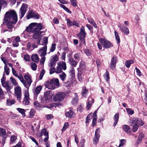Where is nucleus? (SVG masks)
<instances>
[{"label":"nucleus","mask_w":147,"mask_h":147,"mask_svg":"<svg viewBox=\"0 0 147 147\" xmlns=\"http://www.w3.org/2000/svg\"><path fill=\"white\" fill-rule=\"evenodd\" d=\"M60 6L61 7H62L63 9L65 10L67 12H68L69 13H71V11L64 5H62V4H61V5H60Z\"/></svg>","instance_id":"obj_49"},{"label":"nucleus","mask_w":147,"mask_h":147,"mask_svg":"<svg viewBox=\"0 0 147 147\" xmlns=\"http://www.w3.org/2000/svg\"><path fill=\"white\" fill-rule=\"evenodd\" d=\"M17 139V136L15 135H12L10 138V144H11L14 142Z\"/></svg>","instance_id":"obj_45"},{"label":"nucleus","mask_w":147,"mask_h":147,"mask_svg":"<svg viewBox=\"0 0 147 147\" xmlns=\"http://www.w3.org/2000/svg\"><path fill=\"white\" fill-rule=\"evenodd\" d=\"M30 99H25L24 98L23 103L25 105H28L29 104Z\"/></svg>","instance_id":"obj_61"},{"label":"nucleus","mask_w":147,"mask_h":147,"mask_svg":"<svg viewBox=\"0 0 147 147\" xmlns=\"http://www.w3.org/2000/svg\"><path fill=\"white\" fill-rule=\"evenodd\" d=\"M69 124L67 123H66L64 124V125L62 129V131H65L69 126Z\"/></svg>","instance_id":"obj_63"},{"label":"nucleus","mask_w":147,"mask_h":147,"mask_svg":"<svg viewBox=\"0 0 147 147\" xmlns=\"http://www.w3.org/2000/svg\"><path fill=\"white\" fill-rule=\"evenodd\" d=\"M86 33L85 31L84 27L82 26L80 28V32L78 33L77 36L82 43L85 45L84 38H85Z\"/></svg>","instance_id":"obj_3"},{"label":"nucleus","mask_w":147,"mask_h":147,"mask_svg":"<svg viewBox=\"0 0 147 147\" xmlns=\"http://www.w3.org/2000/svg\"><path fill=\"white\" fill-rule=\"evenodd\" d=\"M104 77L107 82H108L109 80V74L107 71H106V72L104 75Z\"/></svg>","instance_id":"obj_41"},{"label":"nucleus","mask_w":147,"mask_h":147,"mask_svg":"<svg viewBox=\"0 0 147 147\" xmlns=\"http://www.w3.org/2000/svg\"><path fill=\"white\" fill-rule=\"evenodd\" d=\"M100 130L99 128H97L96 129L95 132V136L93 139V143L95 145L97 144L99 141L100 135L99 134Z\"/></svg>","instance_id":"obj_8"},{"label":"nucleus","mask_w":147,"mask_h":147,"mask_svg":"<svg viewBox=\"0 0 147 147\" xmlns=\"http://www.w3.org/2000/svg\"><path fill=\"white\" fill-rule=\"evenodd\" d=\"M114 33L116 39L117 41V43H119L120 42V40L118 33L116 31H115Z\"/></svg>","instance_id":"obj_55"},{"label":"nucleus","mask_w":147,"mask_h":147,"mask_svg":"<svg viewBox=\"0 0 147 147\" xmlns=\"http://www.w3.org/2000/svg\"><path fill=\"white\" fill-rule=\"evenodd\" d=\"M24 99H30L29 94L28 91L25 90L24 91Z\"/></svg>","instance_id":"obj_48"},{"label":"nucleus","mask_w":147,"mask_h":147,"mask_svg":"<svg viewBox=\"0 0 147 147\" xmlns=\"http://www.w3.org/2000/svg\"><path fill=\"white\" fill-rule=\"evenodd\" d=\"M65 115L68 118H71L74 117L75 113L73 111L72 108H70L69 111L66 112L65 113Z\"/></svg>","instance_id":"obj_18"},{"label":"nucleus","mask_w":147,"mask_h":147,"mask_svg":"<svg viewBox=\"0 0 147 147\" xmlns=\"http://www.w3.org/2000/svg\"><path fill=\"white\" fill-rule=\"evenodd\" d=\"M53 94L50 91H47L44 94V97L45 98V100L46 102L49 101L52 98Z\"/></svg>","instance_id":"obj_13"},{"label":"nucleus","mask_w":147,"mask_h":147,"mask_svg":"<svg viewBox=\"0 0 147 147\" xmlns=\"http://www.w3.org/2000/svg\"><path fill=\"white\" fill-rule=\"evenodd\" d=\"M42 27L41 24L33 23L30 24L28 27H27L26 30L28 32H32L35 33L33 37L35 39L39 38L40 35L41 34L40 30L42 29Z\"/></svg>","instance_id":"obj_2"},{"label":"nucleus","mask_w":147,"mask_h":147,"mask_svg":"<svg viewBox=\"0 0 147 147\" xmlns=\"http://www.w3.org/2000/svg\"><path fill=\"white\" fill-rule=\"evenodd\" d=\"M119 118V113H116L114 116V122L113 124V125L115 126L117 124Z\"/></svg>","instance_id":"obj_30"},{"label":"nucleus","mask_w":147,"mask_h":147,"mask_svg":"<svg viewBox=\"0 0 147 147\" xmlns=\"http://www.w3.org/2000/svg\"><path fill=\"white\" fill-rule=\"evenodd\" d=\"M70 64L72 66L74 67H75L77 65L78 63L75 61L73 59H70Z\"/></svg>","instance_id":"obj_54"},{"label":"nucleus","mask_w":147,"mask_h":147,"mask_svg":"<svg viewBox=\"0 0 147 147\" xmlns=\"http://www.w3.org/2000/svg\"><path fill=\"white\" fill-rule=\"evenodd\" d=\"M34 105L36 109H38L40 107V105L39 103L37 101H35L34 102Z\"/></svg>","instance_id":"obj_56"},{"label":"nucleus","mask_w":147,"mask_h":147,"mask_svg":"<svg viewBox=\"0 0 147 147\" xmlns=\"http://www.w3.org/2000/svg\"><path fill=\"white\" fill-rule=\"evenodd\" d=\"M6 135V131L4 129L0 128V136H3Z\"/></svg>","instance_id":"obj_44"},{"label":"nucleus","mask_w":147,"mask_h":147,"mask_svg":"<svg viewBox=\"0 0 147 147\" xmlns=\"http://www.w3.org/2000/svg\"><path fill=\"white\" fill-rule=\"evenodd\" d=\"M126 109L129 114L132 115L134 113V111L130 108H126Z\"/></svg>","instance_id":"obj_57"},{"label":"nucleus","mask_w":147,"mask_h":147,"mask_svg":"<svg viewBox=\"0 0 147 147\" xmlns=\"http://www.w3.org/2000/svg\"><path fill=\"white\" fill-rule=\"evenodd\" d=\"M17 109L20 113L22 114L23 117L25 116V112L26 111L24 109L20 108H18Z\"/></svg>","instance_id":"obj_38"},{"label":"nucleus","mask_w":147,"mask_h":147,"mask_svg":"<svg viewBox=\"0 0 147 147\" xmlns=\"http://www.w3.org/2000/svg\"><path fill=\"white\" fill-rule=\"evenodd\" d=\"M14 96L19 101H20L22 96L21 89L20 86H17L14 88Z\"/></svg>","instance_id":"obj_4"},{"label":"nucleus","mask_w":147,"mask_h":147,"mask_svg":"<svg viewBox=\"0 0 147 147\" xmlns=\"http://www.w3.org/2000/svg\"><path fill=\"white\" fill-rule=\"evenodd\" d=\"M132 123L136 125L139 126V125H143L144 123L141 119L138 118H134L132 120Z\"/></svg>","instance_id":"obj_14"},{"label":"nucleus","mask_w":147,"mask_h":147,"mask_svg":"<svg viewBox=\"0 0 147 147\" xmlns=\"http://www.w3.org/2000/svg\"><path fill=\"white\" fill-rule=\"evenodd\" d=\"M131 125L133 127L132 129L133 131L134 132H136L137 130L138 126L132 123Z\"/></svg>","instance_id":"obj_53"},{"label":"nucleus","mask_w":147,"mask_h":147,"mask_svg":"<svg viewBox=\"0 0 147 147\" xmlns=\"http://www.w3.org/2000/svg\"><path fill=\"white\" fill-rule=\"evenodd\" d=\"M85 70H79L78 69V78L80 81H82L85 78Z\"/></svg>","instance_id":"obj_10"},{"label":"nucleus","mask_w":147,"mask_h":147,"mask_svg":"<svg viewBox=\"0 0 147 147\" xmlns=\"http://www.w3.org/2000/svg\"><path fill=\"white\" fill-rule=\"evenodd\" d=\"M45 85V87L49 89L53 90L55 88V87L51 80L49 81L46 82Z\"/></svg>","instance_id":"obj_12"},{"label":"nucleus","mask_w":147,"mask_h":147,"mask_svg":"<svg viewBox=\"0 0 147 147\" xmlns=\"http://www.w3.org/2000/svg\"><path fill=\"white\" fill-rule=\"evenodd\" d=\"M87 20L89 22L92 24L94 28H97V26L93 19L91 18H87Z\"/></svg>","instance_id":"obj_32"},{"label":"nucleus","mask_w":147,"mask_h":147,"mask_svg":"<svg viewBox=\"0 0 147 147\" xmlns=\"http://www.w3.org/2000/svg\"><path fill=\"white\" fill-rule=\"evenodd\" d=\"M10 79L13 85L16 86L18 85V83L14 78L11 77Z\"/></svg>","instance_id":"obj_51"},{"label":"nucleus","mask_w":147,"mask_h":147,"mask_svg":"<svg viewBox=\"0 0 147 147\" xmlns=\"http://www.w3.org/2000/svg\"><path fill=\"white\" fill-rule=\"evenodd\" d=\"M85 62L82 61L79 67L78 68V69H79V70H85Z\"/></svg>","instance_id":"obj_27"},{"label":"nucleus","mask_w":147,"mask_h":147,"mask_svg":"<svg viewBox=\"0 0 147 147\" xmlns=\"http://www.w3.org/2000/svg\"><path fill=\"white\" fill-rule=\"evenodd\" d=\"M47 46L41 48L39 50L38 53L41 57L45 56L47 54Z\"/></svg>","instance_id":"obj_11"},{"label":"nucleus","mask_w":147,"mask_h":147,"mask_svg":"<svg viewBox=\"0 0 147 147\" xmlns=\"http://www.w3.org/2000/svg\"><path fill=\"white\" fill-rule=\"evenodd\" d=\"M56 69L53 67H51L50 69V74H52L54 73H56Z\"/></svg>","instance_id":"obj_64"},{"label":"nucleus","mask_w":147,"mask_h":147,"mask_svg":"<svg viewBox=\"0 0 147 147\" xmlns=\"http://www.w3.org/2000/svg\"><path fill=\"white\" fill-rule=\"evenodd\" d=\"M48 42V38L46 37H44L41 40L40 44L44 45L45 46H46Z\"/></svg>","instance_id":"obj_31"},{"label":"nucleus","mask_w":147,"mask_h":147,"mask_svg":"<svg viewBox=\"0 0 147 147\" xmlns=\"http://www.w3.org/2000/svg\"><path fill=\"white\" fill-rule=\"evenodd\" d=\"M5 98L4 94L2 89L0 88V101Z\"/></svg>","instance_id":"obj_43"},{"label":"nucleus","mask_w":147,"mask_h":147,"mask_svg":"<svg viewBox=\"0 0 147 147\" xmlns=\"http://www.w3.org/2000/svg\"><path fill=\"white\" fill-rule=\"evenodd\" d=\"M12 39L15 40L13 42V45L14 47H17L19 45L18 42L20 41V38L19 36H17L16 37H12Z\"/></svg>","instance_id":"obj_15"},{"label":"nucleus","mask_w":147,"mask_h":147,"mask_svg":"<svg viewBox=\"0 0 147 147\" xmlns=\"http://www.w3.org/2000/svg\"><path fill=\"white\" fill-rule=\"evenodd\" d=\"M30 66L33 70L35 71L36 69L37 65L35 63L33 62H31Z\"/></svg>","instance_id":"obj_36"},{"label":"nucleus","mask_w":147,"mask_h":147,"mask_svg":"<svg viewBox=\"0 0 147 147\" xmlns=\"http://www.w3.org/2000/svg\"><path fill=\"white\" fill-rule=\"evenodd\" d=\"M99 42L101 45L105 48H109L113 46L111 43L107 39L103 38H99Z\"/></svg>","instance_id":"obj_7"},{"label":"nucleus","mask_w":147,"mask_h":147,"mask_svg":"<svg viewBox=\"0 0 147 147\" xmlns=\"http://www.w3.org/2000/svg\"><path fill=\"white\" fill-rule=\"evenodd\" d=\"M76 1V0H70V2L71 4L74 7H78Z\"/></svg>","instance_id":"obj_59"},{"label":"nucleus","mask_w":147,"mask_h":147,"mask_svg":"<svg viewBox=\"0 0 147 147\" xmlns=\"http://www.w3.org/2000/svg\"><path fill=\"white\" fill-rule=\"evenodd\" d=\"M35 113V111L34 109H32L29 113V117L30 118H32L34 116Z\"/></svg>","instance_id":"obj_42"},{"label":"nucleus","mask_w":147,"mask_h":147,"mask_svg":"<svg viewBox=\"0 0 147 147\" xmlns=\"http://www.w3.org/2000/svg\"><path fill=\"white\" fill-rule=\"evenodd\" d=\"M117 61V57L116 56H113L111 60L110 63V67L112 69H114L115 67Z\"/></svg>","instance_id":"obj_16"},{"label":"nucleus","mask_w":147,"mask_h":147,"mask_svg":"<svg viewBox=\"0 0 147 147\" xmlns=\"http://www.w3.org/2000/svg\"><path fill=\"white\" fill-rule=\"evenodd\" d=\"M12 70L13 75L16 77L18 78L21 82H22L24 83V81L23 80V76L22 75H20L19 76L15 70L13 68H12Z\"/></svg>","instance_id":"obj_20"},{"label":"nucleus","mask_w":147,"mask_h":147,"mask_svg":"<svg viewBox=\"0 0 147 147\" xmlns=\"http://www.w3.org/2000/svg\"><path fill=\"white\" fill-rule=\"evenodd\" d=\"M24 78L27 82V84L26 81L24 80L23 78V80L24 81V83L21 82L24 84V86L26 88H28L32 82V80L30 76L28 75H25L24 76Z\"/></svg>","instance_id":"obj_5"},{"label":"nucleus","mask_w":147,"mask_h":147,"mask_svg":"<svg viewBox=\"0 0 147 147\" xmlns=\"http://www.w3.org/2000/svg\"><path fill=\"white\" fill-rule=\"evenodd\" d=\"M31 59L32 61L36 63H38L39 62V58L38 55L36 54H32L31 56Z\"/></svg>","instance_id":"obj_22"},{"label":"nucleus","mask_w":147,"mask_h":147,"mask_svg":"<svg viewBox=\"0 0 147 147\" xmlns=\"http://www.w3.org/2000/svg\"><path fill=\"white\" fill-rule=\"evenodd\" d=\"M97 113V110H96L94 113L93 115V116L92 119V126H94L96 125V120L97 119V116L96 113Z\"/></svg>","instance_id":"obj_23"},{"label":"nucleus","mask_w":147,"mask_h":147,"mask_svg":"<svg viewBox=\"0 0 147 147\" xmlns=\"http://www.w3.org/2000/svg\"><path fill=\"white\" fill-rule=\"evenodd\" d=\"M34 12L30 11L28 12V15L27 16V18L28 19L32 17H34Z\"/></svg>","instance_id":"obj_52"},{"label":"nucleus","mask_w":147,"mask_h":147,"mask_svg":"<svg viewBox=\"0 0 147 147\" xmlns=\"http://www.w3.org/2000/svg\"><path fill=\"white\" fill-rule=\"evenodd\" d=\"M42 89V87L41 86H39L37 87L34 92V99L36 100L38 95L40 93Z\"/></svg>","instance_id":"obj_17"},{"label":"nucleus","mask_w":147,"mask_h":147,"mask_svg":"<svg viewBox=\"0 0 147 147\" xmlns=\"http://www.w3.org/2000/svg\"><path fill=\"white\" fill-rule=\"evenodd\" d=\"M58 59L57 56V55H55L52 56L51 58V61L56 62L58 61Z\"/></svg>","instance_id":"obj_40"},{"label":"nucleus","mask_w":147,"mask_h":147,"mask_svg":"<svg viewBox=\"0 0 147 147\" xmlns=\"http://www.w3.org/2000/svg\"><path fill=\"white\" fill-rule=\"evenodd\" d=\"M54 85L55 86L58 87L59 85V80L57 78H54L51 80Z\"/></svg>","instance_id":"obj_33"},{"label":"nucleus","mask_w":147,"mask_h":147,"mask_svg":"<svg viewBox=\"0 0 147 147\" xmlns=\"http://www.w3.org/2000/svg\"><path fill=\"white\" fill-rule=\"evenodd\" d=\"M62 69L59 66L57 65L56 69V73L57 74H59L61 72Z\"/></svg>","instance_id":"obj_58"},{"label":"nucleus","mask_w":147,"mask_h":147,"mask_svg":"<svg viewBox=\"0 0 147 147\" xmlns=\"http://www.w3.org/2000/svg\"><path fill=\"white\" fill-rule=\"evenodd\" d=\"M88 90L86 87L84 86L82 88V94L83 96L85 97L87 95Z\"/></svg>","instance_id":"obj_28"},{"label":"nucleus","mask_w":147,"mask_h":147,"mask_svg":"<svg viewBox=\"0 0 147 147\" xmlns=\"http://www.w3.org/2000/svg\"><path fill=\"white\" fill-rule=\"evenodd\" d=\"M70 75H71V77H74L75 76V70L74 68L71 67L70 68L69 71Z\"/></svg>","instance_id":"obj_47"},{"label":"nucleus","mask_w":147,"mask_h":147,"mask_svg":"<svg viewBox=\"0 0 147 147\" xmlns=\"http://www.w3.org/2000/svg\"><path fill=\"white\" fill-rule=\"evenodd\" d=\"M57 65L64 70L66 69L67 67L66 64L65 62L63 61H61L58 62L57 63Z\"/></svg>","instance_id":"obj_21"},{"label":"nucleus","mask_w":147,"mask_h":147,"mask_svg":"<svg viewBox=\"0 0 147 147\" xmlns=\"http://www.w3.org/2000/svg\"><path fill=\"white\" fill-rule=\"evenodd\" d=\"M28 6L25 4H23L20 9V18L22 19L24 16L27 9Z\"/></svg>","instance_id":"obj_9"},{"label":"nucleus","mask_w":147,"mask_h":147,"mask_svg":"<svg viewBox=\"0 0 147 147\" xmlns=\"http://www.w3.org/2000/svg\"><path fill=\"white\" fill-rule=\"evenodd\" d=\"M36 124H34V126H32V129L34 131L36 130L38 131L40 128V125L39 124H38L36 126H35Z\"/></svg>","instance_id":"obj_50"},{"label":"nucleus","mask_w":147,"mask_h":147,"mask_svg":"<svg viewBox=\"0 0 147 147\" xmlns=\"http://www.w3.org/2000/svg\"><path fill=\"white\" fill-rule=\"evenodd\" d=\"M15 102V101L14 100L11 99H7V105L8 106H10L14 104Z\"/></svg>","instance_id":"obj_35"},{"label":"nucleus","mask_w":147,"mask_h":147,"mask_svg":"<svg viewBox=\"0 0 147 147\" xmlns=\"http://www.w3.org/2000/svg\"><path fill=\"white\" fill-rule=\"evenodd\" d=\"M65 96L64 93L62 92L57 93L53 98L55 101L60 102L63 100Z\"/></svg>","instance_id":"obj_6"},{"label":"nucleus","mask_w":147,"mask_h":147,"mask_svg":"<svg viewBox=\"0 0 147 147\" xmlns=\"http://www.w3.org/2000/svg\"><path fill=\"white\" fill-rule=\"evenodd\" d=\"M123 130L127 134L130 133L131 131V129L127 125H124L123 126Z\"/></svg>","instance_id":"obj_29"},{"label":"nucleus","mask_w":147,"mask_h":147,"mask_svg":"<svg viewBox=\"0 0 147 147\" xmlns=\"http://www.w3.org/2000/svg\"><path fill=\"white\" fill-rule=\"evenodd\" d=\"M119 27L122 32H123L125 34L127 35L129 34V30L127 28L123 26H122V27L119 26Z\"/></svg>","instance_id":"obj_26"},{"label":"nucleus","mask_w":147,"mask_h":147,"mask_svg":"<svg viewBox=\"0 0 147 147\" xmlns=\"http://www.w3.org/2000/svg\"><path fill=\"white\" fill-rule=\"evenodd\" d=\"M134 63V61L133 60H127L125 63V64L126 67L129 68L131 64Z\"/></svg>","instance_id":"obj_39"},{"label":"nucleus","mask_w":147,"mask_h":147,"mask_svg":"<svg viewBox=\"0 0 147 147\" xmlns=\"http://www.w3.org/2000/svg\"><path fill=\"white\" fill-rule=\"evenodd\" d=\"M92 118V113L89 114L87 116L86 123V124L88 123L91 121V119Z\"/></svg>","instance_id":"obj_37"},{"label":"nucleus","mask_w":147,"mask_h":147,"mask_svg":"<svg viewBox=\"0 0 147 147\" xmlns=\"http://www.w3.org/2000/svg\"><path fill=\"white\" fill-rule=\"evenodd\" d=\"M17 21V13L14 10H9L6 12L4 15L3 22L7 23V26L9 31H12L13 24H15Z\"/></svg>","instance_id":"obj_1"},{"label":"nucleus","mask_w":147,"mask_h":147,"mask_svg":"<svg viewBox=\"0 0 147 147\" xmlns=\"http://www.w3.org/2000/svg\"><path fill=\"white\" fill-rule=\"evenodd\" d=\"M2 85V86L5 87L8 91H9L11 89V88L9 85V82H5Z\"/></svg>","instance_id":"obj_34"},{"label":"nucleus","mask_w":147,"mask_h":147,"mask_svg":"<svg viewBox=\"0 0 147 147\" xmlns=\"http://www.w3.org/2000/svg\"><path fill=\"white\" fill-rule=\"evenodd\" d=\"M120 144L118 146V147H121L123 146L125 142V140L124 139L121 140L120 141Z\"/></svg>","instance_id":"obj_60"},{"label":"nucleus","mask_w":147,"mask_h":147,"mask_svg":"<svg viewBox=\"0 0 147 147\" xmlns=\"http://www.w3.org/2000/svg\"><path fill=\"white\" fill-rule=\"evenodd\" d=\"M59 78L62 81H65V80L67 75L64 72L62 71L61 72L59 73Z\"/></svg>","instance_id":"obj_25"},{"label":"nucleus","mask_w":147,"mask_h":147,"mask_svg":"<svg viewBox=\"0 0 147 147\" xmlns=\"http://www.w3.org/2000/svg\"><path fill=\"white\" fill-rule=\"evenodd\" d=\"M74 94L75 97L73 98L72 100L71 103L73 105H76L78 101V96L77 93H75Z\"/></svg>","instance_id":"obj_24"},{"label":"nucleus","mask_w":147,"mask_h":147,"mask_svg":"<svg viewBox=\"0 0 147 147\" xmlns=\"http://www.w3.org/2000/svg\"><path fill=\"white\" fill-rule=\"evenodd\" d=\"M144 137V134L143 133L140 134L138 137V140L139 141V142H140L141 141L142 139Z\"/></svg>","instance_id":"obj_62"},{"label":"nucleus","mask_w":147,"mask_h":147,"mask_svg":"<svg viewBox=\"0 0 147 147\" xmlns=\"http://www.w3.org/2000/svg\"><path fill=\"white\" fill-rule=\"evenodd\" d=\"M9 68L7 66V65H5L4 66V72L7 75H8L9 73Z\"/></svg>","instance_id":"obj_46"},{"label":"nucleus","mask_w":147,"mask_h":147,"mask_svg":"<svg viewBox=\"0 0 147 147\" xmlns=\"http://www.w3.org/2000/svg\"><path fill=\"white\" fill-rule=\"evenodd\" d=\"M88 102L86 107V109L88 110L91 107L92 103L94 102V100L91 97L89 96L88 100Z\"/></svg>","instance_id":"obj_19"}]
</instances>
